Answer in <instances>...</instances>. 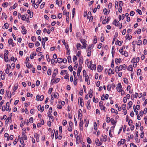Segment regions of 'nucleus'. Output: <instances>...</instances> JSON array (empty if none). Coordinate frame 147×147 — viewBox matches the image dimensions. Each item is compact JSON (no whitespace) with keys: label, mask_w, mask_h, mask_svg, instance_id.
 <instances>
[{"label":"nucleus","mask_w":147,"mask_h":147,"mask_svg":"<svg viewBox=\"0 0 147 147\" xmlns=\"http://www.w3.org/2000/svg\"><path fill=\"white\" fill-rule=\"evenodd\" d=\"M26 131H22V138H24L25 140H26L27 139V137L25 134Z\"/></svg>","instance_id":"423d86ee"},{"label":"nucleus","mask_w":147,"mask_h":147,"mask_svg":"<svg viewBox=\"0 0 147 147\" xmlns=\"http://www.w3.org/2000/svg\"><path fill=\"white\" fill-rule=\"evenodd\" d=\"M42 46L43 47L44 49H45V42L44 41V38H42Z\"/></svg>","instance_id":"473e14b6"},{"label":"nucleus","mask_w":147,"mask_h":147,"mask_svg":"<svg viewBox=\"0 0 147 147\" xmlns=\"http://www.w3.org/2000/svg\"><path fill=\"white\" fill-rule=\"evenodd\" d=\"M102 139H100V140L102 141L103 140L104 142H105L107 140V136L106 135H105L104 136H102Z\"/></svg>","instance_id":"4468645a"},{"label":"nucleus","mask_w":147,"mask_h":147,"mask_svg":"<svg viewBox=\"0 0 147 147\" xmlns=\"http://www.w3.org/2000/svg\"><path fill=\"white\" fill-rule=\"evenodd\" d=\"M127 70L129 71H133V67L132 65H130L127 68Z\"/></svg>","instance_id":"bb28decb"},{"label":"nucleus","mask_w":147,"mask_h":147,"mask_svg":"<svg viewBox=\"0 0 147 147\" xmlns=\"http://www.w3.org/2000/svg\"><path fill=\"white\" fill-rule=\"evenodd\" d=\"M80 99V105L81 107H82L84 106V103L83 99L82 98H79V100Z\"/></svg>","instance_id":"9d476101"},{"label":"nucleus","mask_w":147,"mask_h":147,"mask_svg":"<svg viewBox=\"0 0 147 147\" xmlns=\"http://www.w3.org/2000/svg\"><path fill=\"white\" fill-rule=\"evenodd\" d=\"M18 84H16L15 85V86L14 87V88L13 89V90L15 92V91L17 89L18 87Z\"/></svg>","instance_id":"f704fd0d"},{"label":"nucleus","mask_w":147,"mask_h":147,"mask_svg":"<svg viewBox=\"0 0 147 147\" xmlns=\"http://www.w3.org/2000/svg\"><path fill=\"white\" fill-rule=\"evenodd\" d=\"M121 59H115V63L116 64H117V63H120L121 62Z\"/></svg>","instance_id":"5701e85b"},{"label":"nucleus","mask_w":147,"mask_h":147,"mask_svg":"<svg viewBox=\"0 0 147 147\" xmlns=\"http://www.w3.org/2000/svg\"><path fill=\"white\" fill-rule=\"evenodd\" d=\"M96 36H94V41H93V42L94 44H96L97 42V39L96 38Z\"/></svg>","instance_id":"680f3d73"},{"label":"nucleus","mask_w":147,"mask_h":147,"mask_svg":"<svg viewBox=\"0 0 147 147\" xmlns=\"http://www.w3.org/2000/svg\"><path fill=\"white\" fill-rule=\"evenodd\" d=\"M119 7H122L123 5V2L121 1H120L119 2Z\"/></svg>","instance_id":"052dcab7"},{"label":"nucleus","mask_w":147,"mask_h":147,"mask_svg":"<svg viewBox=\"0 0 147 147\" xmlns=\"http://www.w3.org/2000/svg\"><path fill=\"white\" fill-rule=\"evenodd\" d=\"M96 65L93 64L91 65L90 66V69L92 70H95L96 69Z\"/></svg>","instance_id":"a211bd4d"},{"label":"nucleus","mask_w":147,"mask_h":147,"mask_svg":"<svg viewBox=\"0 0 147 147\" xmlns=\"http://www.w3.org/2000/svg\"><path fill=\"white\" fill-rule=\"evenodd\" d=\"M29 46L30 48H32L34 46V44L33 43H30L29 44Z\"/></svg>","instance_id":"6e6d98bb"},{"label":"nucleus","mask_w":147,"mask_h":147,"mask_svg":"<svg viewBox=\"0 0 147 147\" xmlns=\"http://www.w3.org/2000/svg\"><path fill=\"white\" fill-rule=\"evenodd\" d=\"M6 95L8 98H10L11 97V92L9 91H6Z\"/></svg>","instance_id":"ddd939ff"},{"label":"nucleus","mask_w":147,"mask_h":147,"mask_svg":"<svg viewBox=\"0 0 147 147\" xmlns=\"http://www.w3.org/2000/svg\"><path fill=\"white\" fill-rule=\"evenodd\" d=\"M57 62L59 63H61L63 62V59L61 58H59L57 59Z\"/></svg>","instance_id":"a19ab883"},{"label":"nucleus","mask_w":147,"mask_h":147,"mask_svg":"<svg viewBox=\"0 0 147 147\" xmlns=\"http://www.w3.org/2000/svg\"><path fill=\"white\" fill-rule=\"evenodd\" d=\"M11 61H13L15 62L17 60V58H14L13 57H12L11 58Z\"/></svg>","instance_id":"58836bf2"},{"label":"nucleus","mask_w":147,"mask_h":147,"mask_svg":"<svg viewBox=\"0 0 147 147\" xmlns=\"http://www.w3.org/2000/svg\"><path fill=\"white\" fill-rule=\"evenodd\" d=\"M133 109H134V111L135 112L136 115H137L138 113V111H137L136 110V107L135 106H134Z\"/></svg>","instance_id":"37998d69"},{"label":"nucleus","mask_w":147,"mask_h":147,"mask_svg":"<svg viewBox=\"0 0 147 147\" xmlns=\"http://www.w3.org/2000/svg\"><path fill=\"white\" fill-rule=\"evenodd\" d=\"M74 85H76L77 84V79L74 77Z\"/></svg>","instance_id":"7c9ffc66"},{"label":"nucleus","mask_w":147,"mask_h":147,"mask_svg":"<svg viewBox=\"0 0 147 147\" xmlns=\"http://www.w3.org/2000/svg\"><path fill=\"white\" fill-rule=\"evenodd\" d=\"M55 137L56 139H57L58 138V131L57 130L56 131L55 133Z\"/></svg>","instance_id":"4c0bfd02"},{"label":"nucleus","mask_w":147,"mask_h":147,"mask_svg":"<svg viewBox=\"0 0 147 147\" xmlns=\"http://www.w3.org/2000/svg\"><path fill=\"white\" fill-rule=\"evenodd\" d=\"M126 68L127 66L125 64L123 65H120L118 67V71L121 70L122 69H125Z\"/></svg>","instance_id":"f03ea898"},{"label":"nucleus","mask_w":147,"mask_h":147,"mask_svg":"<svg viewBox=\"0 0 147 147\" xmlns=\"http://www.w3.org/2000/svg\"><path fill=\"white\" fill-rule=\"evenodd\" d=\"M132 105V101H129L128 103L129 107H128H128L127 108V109H130Z\"/></svg>","instance_id":"c85d7f7f"},{"label":"nucleus","mask_w":147,"mask_h":147,"mask_svg":"<svg viewBox=\"0 0 147 147\" xmlns=\"http://www.w3.org/2000/svg\"><path fill=\"white\" fill-rule=\"evenodd\" d=\"M82 70V66H80L78 68L77 71V75L78 76H79L80 72Z\"/></svg>","instance_id":"9b49d317"},{"label":"nucleus","mask_w":147,"mask_h":147,"mask_svg":"<svg viewBox=\"0 0 147 147\" xmlns=\"http://www.w3.org/2000/svg\"><path fill=\"white\" fill-rule=\"evenodd\" d=\"M45 4V3L44 2H43L42 3V4L41 5H40V8L41 9H42L44 7Z\"/></svg>","instance_id":"864d4df0"},{"label":"nucleus","mask_w":147,"mask_h":147,"mask_svg":"<svg viewBox=\"0 0 147 147\" xmlns=\"http://www.w3.org/2000/svg\"><path fill=\"white\" fill-rule=\"evenodd\" d=\"M95 142L96 145L98 146H100L102 144V143L100 142L98 138H96L95 140Z\"/></svg>","instance_id":"20e7f679"},{"label":"nucleus","mask_w":147,"mask_h":147,"mask_svg":"<svg viewBox=\"0 0 147 147\" xmlns=\"http://www.w3.org/2000/svg\"><path fill=\"white\" fill-rule=\"evenodd\" d=\"M94 129L96 130L97 129V125L96 123V122H94Z\"/></svg>","instance_id":"72a5a7b5"},{"label":"nucleus","mask_w":147,"mask_h":147,"mask_svg":"<svg viewBox=\"0 0 147 147\" xmlns=\"http://www.w3.org/2000/svg\"><path fill=\"white\" fill-rule=\"evenodd\" d=\"M29 122L31 123H32L33 122V117H30L29 120Z\"/></svg>","instance_id":"e2e57ef3"},{"label":"nucleus","mask_w":147,"mask_h":147,"mask_svg":"<svg viewBox=\"0 0 147 147\" xmlns=\"http://www.w3.org/2000/svg\"><path fill=\"white\" fill-rule=\"evenodd\" d=\"M120 142L121 144H123L125 142V139H121Z\"/></svg>","instance_id":"c03bdc74"},{"label":"nucleus","mask_w":147,"mask_h":147,"mask_svg":"<svg viewBox=\"0 0 147 147\" xmlns=\"http://www.w3.org/2000/svg\"><path fill=\"white\" fill-rule=\"evenodd\" d=\"M87 141L88 143L89 144H90L92 143V141L90 138L89 137L87 138Z\"/></svg>","instance_id":"ea45409f"},{"label":"nucleus","mask_w":147,"mask_h":147,"mask_svg":"<svg viewBox=\"0 0 147 147\" xmlns=\"http://www.w3.org/2000/svg\"><path fill=\"white\" fill-rule=\"evenodd\" d=\"M51 74V69H49L47 71V74L48 75L50 76Z\"/></svg>","instance_id":"c9c22d12"},{"label":"nucleus","mask_w":147,"mask_h":147,"mask_svg":"<svg viewBox=\"0 0 147 147\" xmlns=\"http://www.w3.org/2000/svg\"><path fill=\"white\" fill-rule=\"evenodd\" d=\"M36 55V53L35 52L33 53L32 54L30 55V59H32L34 58V56H35Z\"/></svg>","instance_id":"b1692460"},{"label":"nucleus","mask_w":147,"mask_h":147,"mask_svg":"<svg viewBox=\"0 0 147 147\" xmlns=\"http://www.w3.org/2000/svg\"><path fill=\"white\" fill-rule=\"evenodd\" d=\"M44 98V96L43 95H41L40 96V97L38 98V100H40V101H42Z\"/></svg>","instance_id":"e433bc0d"},{"label":"nucleus","mask_w":147,"mask_h":147,"mask_svg":"<svg viewBox=\"0 0 147 147\" xmlns=\"http://www.w3.org/2000/svg\"><path fill=\"white\" fill-rule=\"evenodd\" d=\"M114 74V70L110 69L109 70L108 72V75H111V74Z\"/></svg>","instance_id":"412c9836"},{"label":"nucleus","mask_w":147,"mask_h":147,"mask_svg":"<svg viewBox=\"0 0 147 147\" xmlns=\"http://www.w3.org/2000/svg\"><path fill=\"white\" fill-rule=\"evenodd\" d=\"M46 57L47 59V61L48 62H49L50 61L51 59L49 58V55H46Z\"/></svg>","instance_id":"de8ad7c7"},{"label":"nucleus","mask_w":147,"mask_h":147,"mask_svg":"<svg viewBox=\"0 0 147 147\" xmlns=\"http://www.w3.org/2000/svg\"><path fill=\"white\" fill-rule=\"evenodd\" d=\"M93 91L92 90L90 89L89 91L88 94H89V96L90 98H91L93 96Z\"/></svg>","instance_id":"1a4fd4ad"},{"label":"nucleus","mask_w":147,"mask_h":147,"mask_svg":"<svg viewBox=\"0 0 147 147\" xmlns=\"http://www.w3.org/2000/svg\"><path fill=\"white\" fill-rule=\"evenodd\" d=\"M2 16L3 17H4L5 19H6L7 18V16L6 15L5 13H3L2 14Z\"/></svg>","instance_id":"5fc2aeb1"},{"label":"nucleus","mask_w":147,"mask_h":147,"mask_svg":"<svg viewBox=\"0 0 147 147\" xmlns=\"http://www.w3.org/2000/svg\"><path fill=\"white\" fill-rule=\"evenodd\" d=\"M132 38V36H131V35L129 36V34H127L126 35V36H125L126 39H129V40H130Z\"/></svg>","instance_id":"4be33fe9"},{"label":"nucleus","mask_w":147,"mask_h":147,"mask_svg":"<svg viewBox=\"0 0 147 147\" xmlns=\"http://www.w3.org/2000/svg\"><path fill=\"white\" fill-rule=\"evenodd\" d=\"M21 17H22L21 18H22V20H25L26 18V16L25 15H22L21 16Z\"/></svg>","instance_id":"bf43d9fd"},{"label":"nucleus","mask_w":147,"mask_h":147,"mask_svg":"<svg viewBox=\"0 0 147 147\" xmlns=\"http://www.w3.org/2000/svg\"><path fill=\"white\" fill-rule=\"evenodd\" d=\"M90 100H88L87 101L86 104L87 106V108L88 109H90Z\"/></svg>","instance_id":"6ab92c4d"},{"label":"nucleus","mask_w":147,"mask_h":147,"mask_svg":"<svg viewBox=\"0 0 147 147\" xmlns=\"http://www.w3.org/2000/svg\"><path fill=\"white\" fill-rule=\"evenodd\" d=\"M136 11L140 14L142 15V12L139 9H137L136 10Z\"/></svg>","instance_id":"0e129e2a"},{"label":"nucleus","mask_w":147,"mask_h":147,"mask_svg":"<svg viewBox=\"0 0 147 147\" xmlns=\"http://www.w3.org/2000/svg\"><path fill=\"white\" fill-rule=\"evenodd\" d=\"M4 59L5 61L6 62H7L8 61V57L6 53H4Z\"/></svg>","instance_id":"dca6fc26"},{"label":"nucleus","mask_w":147,"mask_h":147,"mask_svg":"<svg viewBox=\"0 0 147 147\" xmlns=\"http://www.w3.org/2000/svg\"><path fill=\"white\" fill-rule=\"evenodd\" d=\"M93 101L95 103H97L98 101V98H95V97L93 98Z\"/></svg>","instance_id":"a18cd8bd"},{"label":"nucleus","mask_w":147,"mask_h":147,"mask_svg":"<svg viewBox=\"0 0 147 147\" xmlns=\"http://www.w3.org/2000/svg\"><path fill=\"white\" fill-rule=\"evenodd\" d=\"M93 47V44L90 45H89L88 47V51H89V50H91V48L92 49V47Z\"/></svg>","instance_id":"603ef678"},{"label":"nucleus","mask_w":147,"mask_h":147,"mask_svg":"<svg viewBox=\"0 0 147 147\" xmlns=\"http://www.w3.org/2000/svg\"><path fill=\"white\" fill-rule=\"evenodd\" d=\"M75 12V8H73L72 9V18H73L74 17V14Z\"/></svg>","instance_id":"13d9d810"},{"label":"nucleus","mask_w":147,"mask_h":147,"mask_svg":"<svg viewBox=\"0 0 147 147\" xmlns=\"http://www.w3.org/2000/svg\"><path fill=\"white\" fill-rule=\"evenodd\" d=\"M9 68L8 67V66H7V67L6 69L5 70V72L7 74H8L9 72Z\"/></svg>","instance_id":"4d7b16f0"},{"label":"nucleus","mask_w":147,"mask_h":147,"mask_svg":"<svg viewBox=\"0 0 147 147\" xmlns=\"http://www.w3.org/2000/svg\"><path fill=\"white\" fill-rule=\"evenodd\" d=\"M57 96H59V94L58 93H55L53 92L52 94L51 98V100H53L54 99V98H57Z\"/></svg>","instance_id":"f257e3e1"},{"label":"nucleus","mask_w":147,"mask_h":147,"mask_svg":"<svg viewBox=\"0 0 147 147\" xmlns=\"http://www.w3.org/2000/svg\"><path fill=\"white\" fill-rule=\"evenodd\" d=\"M85 81L86 82H88V81L89 77L87 75H85Z\"/></svg>","instance_id":"09e8293b"},{"label":"nucleus","mask_w":147,"mask_h":147,"mask_svg":"<svg viewBox=\"0 0 147 147\" xmlns=\"http://www.w3.org/2000/svg\"><path fill=\"white\" fill-rule=\"evenodd\" d=\"M38 111L40 110L41 112H42L44 111V107H42L41 105H39L38 107Z\"/></svg>","instance_id":"39448f33"},{"label":"nucleus","mask_w":147,"mask_h":147,"mask_svg":"<svg viewBox=\"0 0 147 147\" xmlns=\"http://www.w3.org/2000/svg\"><path fill=\"white\" fill-rule=\"evenodd\" d=\"M86 41L84 39H82L81 40V42L83 44V46L82 47V49L84 48L86 49Z\"/></svg>","instance_id":"7ed1b4c3"},{"label":"nucleus","mask_w":147,"mask_h":147,"mask_svg":"<svg viewBox=\"0 0 147 147\" xmlns=\"http://www.w3.org/2000/svg\"><path fill=\"white\" fill-rule=\"evenodd\" d=\"M130 147H137L136 145H135V144L133 143H131L130 144Z\"/></svg>","instance_id":"774afa93"},{"label":"nucleus","mask_w":147,"mask_h":147,"mask_svg":"<svg viewBox=\"0 0 147 147\" xmlns=\"http://www.w3.org/2000/svg\"><path fill=\"white\" fill-rule=\"evenodd\" d=\"M7 5L8 3L7 2H5L2 4V6L4 7H7Z\"/></svg>","instance_id":"49530a36"},{"label":"nucleus","mask_w":147,"mask_h":147,"mask_svg":"<svg viewBox=\"0 0 147 147\" xmlns=\"http://www.w3.org/2000/svg\"><path fill=\"white\" fill-rule=\"evenodd\" d=\"M4 93V90L3 89H1L0 91V93L1 94H3Z\"/></svg>","instance_id":"338daca9"},{"label":"nucleus","mask_w":147,"mask_h":147,"mask_svg":"<svg viewBox=\"0 0 147 147\" xmlns=\"http://www.w3.org/2000/svg\"><path fill=\"white\" fill-rule=\"evenodd\" d=\"M67 59L69 63H70L71 62V58L70 56H68L67 57Z\"/></svg>","instance_id":"8fccbe9b"},{"label":"nucleus","mask_w":147,"mask_h":147,"mask_svg":"<svg viewBox=\"0 0 147 147\" xmlns=\"http://www.w3.org/2000/svg\"><path fill=\"white\" fill-rule=\"evenodd\" d=\"M113 24L115 25L116 26H118L119 24V22L116 20H114L113 22Z\"/></svg>","instance_id":"f3484780"},{"label":"nucleus","mask_w":147,"mask_h":147,"mask_svg":"<svg viewBox=\"0 0 147 147\" xmlns=\"http://www.w3.org/2000/svg\"><path fill=\"white\" fill-rule=\"evenodd\" d=\"M103 12L105 14H108L109 13V11H108L106 8H105L103 9Z\"/></svg>","instance_id":"393cba45"},{"label":"nucleus","mask_w":147,"mask_h":147,"mask_svg":"<svg viewBox=\"0 0 147 147\" xmlns=\"http://www.w3.org/2000/svg\"><path fill=\"white\" fill-rule=\"evenodd\" d=\"M39 4L38 3L36 2L35 4H34V7L35 9L37 8Z\"/></svg>","instance_id":"69168bd1"},{"label":"nucleus","mask_w":147,"mask_h":147,"mask_svg":"<svg viewBox=\"0 0 147 147\" xmlns=\"http://www.w3.org/2000/svg\"><path fill=\"white\" fill-rule=\"evenodd\" d=\"M122 87H117V90L118 92H121L122 91V89H121Z\"/></svg>","instance_id":"2f4dec72"},{"label":"nucleus","mask_w":147,"mask_h":147,"mask_svg":"<svg viewBox=\"0 0 147 147\" xmlns=\"http://www.w3.org/2000/svg\"><path fill=\"white\" fill-rule=\"evenodd\" d=\"M91 13L90 11H89L87 15V18L88 19H89L90 18V17L91 16Z\"/></svg>","instance_id":"3c124183"},{"label":"nucleus","mask_w":147,"mask_h":147,"mask_svg":"<svg viewBox=\"0 0 147 147\" xmlns=\"http://www.w3.org/2000/svg\"><path fill=\"white\" fill-rule=\"evenodd\" d=\"M142 44V42L141 40H139L138 41V42L137 43V44L138 45H140L141 44Z\"/></svg>","instance_id":"79ce46f5"},{"label":"nucleus","mask_w":147,"mask_h":147,"mask_svg":"<svg viewBox=\"0 0 147 147\" xmlns=\"http://www.w3.org/2000/svg\"><path fill=\"white\" fill-rule=\"evenodd\" d=\"M135 58H134L132 61H131V62H133V66L134 67H136V66H137V62H136L135 61Z\"/></svg>","instance_id":"2eb2a0df"},{"label":"nucleus","mask_w":147,"mask_h":147,"mask_svg":"<svg viewBox=\"0 0 147 147\" xmlns=\"http://www.w3.org/2000/svg\"><path fill=\"white\" fill-rule=\"evenodd\" d=\"M22 33L23 34H25L27 33V31L25 29V27L24 26H22Z\"/></svg>","instance_id":"6e6552de"},{"label":"nucleus","mask_w":147,"mask_h":147,"mask_svg":"<svg viewBox=\"0 0 147 147\" xmlns=\"http://www.w3.org/2000/svg\"><path fill=\"white\" fill-rule=\"evenodd\" d=\"M111 121L113 125H114L115 124L116 122L115 121L114 119L113 118H112L111 119Z\"/></svg>","instance_id":"cd10ccee"},{"label":"nucleus","mask_w":147,"mask_h":147,"mask_svg":"<svg viewBox=\"0 0 147 147\" xmlns=\"http://www.w3.org/2000/svg\"><path fill=\"white\" fill-rule=\"evenodd\" d=\"M26 65L29 68H30L32 67L31 65L29 63L27 62L26 64Z\"/></svg>","instance_id":"c756f323"},{"label":"nucleus","mask_w":147,"mask_h":147,"mask_svg":"<svg viewBox=\"0 0 147 147\" xmlns=\"http://www.w3.org/2000/svg\"><path fill=\"white\" fill-rule=\"evenodd\" d=\"M34 137L35 138H36V141L38 142H39V135L36 133L34 134Z\"/></svg>","instance_id":"0eeeda50"},{"label":"nucleus","mask_w":147,"mask_h":147,"mask_svg":"<svg viewBox=\"0 0 147 147\" xmlns=\"http://www.w3.org/2000/svg\"><path fill=\"white\" fill-rule=\"evenodd\" d=\"M60 80V78H57L56 79H55V80L54 81H53V82H52V81L53 80V79L51 81V84H53V83H57Z\"/></svg>","instance_id":"f8f14e48"},{"label":"nucleus","mask_w":147,"mask_h":147,"mask_svg":"<svg viewBox=\"0 0 147 147\" xmlns=\"http://www.w3.org/2000/svg\"><path fill=\"white\" fill-rule=\"evenodd\" d=\"M83 120L81 118L80 119V121L79 124V126L80 128H81V127H83Z\"/></svg>","instance_id":"a878e982"},{"label":"nucleus","mask_w":147,"mask_h":147,"mask_svg":"<svg viewBox=\"0 0 147 147\" xmlns=\"http://www.w3.org/2000/svg\"><path fill=\"white\" fill-rule=\"evenodd\" d=\"M28 13L30 14V18H32L33 16V12H31L30 10H28L27 11Z\"/></svg>","instance_id":"aec40b11"}]
</instances>
